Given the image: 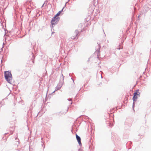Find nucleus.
<instances>
[{"instance_id": "nucleus-3", "label": "nucleus", "mask_w": 151, "mask_h": 151, "mask_svg": "<svg viewBox=\"0 0 151 151\" xmlns=\"http://www.w3.org/2000/svg\"><path fill=\"white\" fill-rule=\"evenodd\" d=\"M140 93L138 91V90L136 91V92L134 93V96L132 99L134 101H135L137 98V96H139Z\"/></svg>"}, {"instance_id": "nucleus-4", "label": "nucleus", "mask_w": 151, "mask_h": 151, "mask_svg": "<svg viewBox=\"0 0 151 151\" xmlns=\"http://www.w3.org/2000/svg\"><path fill=\"white\" fill-rule=\"evenodd\" d=\"M76 137L79 144V145H81V139L80 137L77 134L76 135Z\"/></svg>"}, {"instance_id": "nucleus-5", "label": "nucleus", "mask_w": 151, "mask_h": 151, "mask_svg": "<svg viewBox=\"0 0 151 151\" xmlns=\"http://www.w3.org/2000/svg\"><path fill=\"white\" fill-rule=\"evenodd\" d=\"M63 9L61 11H59L57 14L55 15V16L56 17H59L58 16L60 15V14L61 12L62 11Z\"/></svg>"}, {"instance_id": "nucleus-1", "label": "nucleus", "mask_w": 151, "mask_h": 151, "mask_svg": "<svg viewBox=\"0 0 151 151\" xmlns=\"http://www.w3.org/2000/svg\"><path fill=\"white\" fill-rule=\"evenodd\" d=\"M4 77L5 79L9 83H11L12 79L11 73L9 71H6L4 72Z\"/></svg>"}, {"instance_id": "nucleus-2", "label": "nucleus", "mask_w": 151, "mask_h": 151, "mask_svg": "<svg viewBox=\"0 0 151 151\" xmlns=\"http://www.w3.org/2000/svg\"><path fill=\"white\" fill-rule=\"evenodd\" d=\"M59 19V17H57L55 16L51 21V24L52 25L56 24L58 22Z\"/></svg>"}]
</instances>
